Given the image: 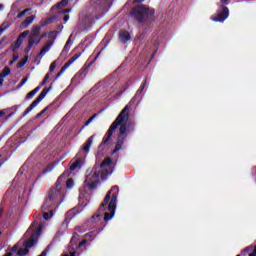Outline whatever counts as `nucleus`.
<instances>
[{
	"instance_id": "nucleus-1",
	"label": "nucleus",
	"mask_w": 256,
	"mask_h": 256,
	"mask_svg": "<svg viewBox=\"0 0 256 256\" xmlns=\"http://www.w3.org/2000/svg\"><path fill=\"white\" fill-rule=\"evenodd\" d=\"M129 105H126L120 114L117 116V118L114 120V122L110 125L109 129L107 130L105 136L102 139V142L99 145V149L101 147H105L107 143L111 141V137H113V133L117 130V127L120 126L117 138H116V145L114 150L112 151V155H115V153H119L121 149H123V145H125V141L127 139V132L128 131H135V123L129 122L128 123V129H127V122L129 121Z\"/></svg>"
},
{
	"instance_id": "nucleus-2",
	"label": "nucleus",
	"mask_w": 256,
	"mask_h": 256,
	"mask_svg": "<svg viewBox=\"0 0 256 256\" xmlns=\"http://www.w3.org/2000/svg\"><path fill=\"white\" fill-rule=\"evenodd\" d=\"M130 15L134 21H137V23L146 25L144 33L149 31V29L153 27V23L157 21V17H155V8L147 7L143 4L132 8Z\"/></svg>"
},
{
	"instance_id": "nucleus-3",
	"label": "nucleus",
	"mask_w": 256,
	"mask_h": 256,
	"mask_svg": "<svg viewBox=\"0 0 256 256\" xmlns=\"http://www.w3.org/2000/svg\"><path fill=\"white\" fill-rule=\"evenodd\" d=\"M119 195V186H113L110 191L106 194L104 201L102 204H100V207L98 209L99 213H103L105 211V207L108 205V211L104 214V221L107 223V221H111L113 217L115 216V210L117 209V197Z\"/></svg>"
},
{
	"instance_id": "nucleus-4",
	"label": "nucleus",
	"mask_w": 256,
	"mask_h": 256,
	"mask_svg": "<svg viewBox=\"0 0 256 256\" xmlns=\"http://www.w3.org/2000/svg\"><path fill=\"white\" fill-rule=\"evenodd\" d=\"M71 169L64 171L57 179L55 186L50 188L48 191V197H47V202L46 205H55V201L57 199H63V192L62 189L63 187L61 186V183H63L64 179H67V177H70L71 175Z\"/></svg>"
},
{
	"instance_id": "nucleus-5",
	"label": "nucleus",
	"mask_w": 256,
	"mask_h": 256,
	"mask_svg": "<svg viewBox=\"0 0 256 256\" xmlns=\"http://www.w3.org/2000/svg\"><path fill=\"white\" fill-rule=\"evenodd\" d=\"M107 175H109V171L101 172V168L94 166L91 171H87L84 185L89 191H94L99 185V178L101 177L102 179H105Z\"/></svg>"
},
{
	"instance_id": "nucleus-6",
	"label": "nucleus",
	"mask_w": 256,
	"mask_h": 256,
	"mask_svg": "<svg viewBox=\"0 0 256 256\" xmlns=\"http://www.w3.org/2000/svg\"><path fill=\"white\" fill-rule=\"evenodd\" d=\"M222 3L217 10L216 16L211 17L212 21L215 23H223L229 17V8L226 5H229V0H220Z\"/></svg>"
},
{
	"instance_id": "nucleus-7",
	"label": "nucleus",
	"mask_w": 256,
	"mask_h": 256,
	"mask_svg": "<svg viewBox=\"0 0 256 256\" xmlns=\"http://www.w3.org/2000/svg\"><path fill=\"white\" fill-rule=\"evenodd\" d=\"M51 91V86L48 88H44L41 93L38 95V97L30 104V106L23 112L22 117H26V115H29L33 109L39 104L41 101L47 97V93Z\"/></svg>"
},
{
	"instance_id": "nucleus-8",
	"label": "nucleus",
	"mask_w": 256,
	"mask_h": 256,
	"mask_svg": "<svg viewBox=\"0 0 256 256\" xmlns=\"http://www.w3.org/2000/svg\"><path fill=\"white\" fill-rule=\"evenodd\" d=\"M57 205H61V199H56L54 204L47 205V198H46V200L42 206L43 211H48V212H43V219H45V221H49V219L51 217H53V209H55V207H57Z\"/></svg>"
},
{
	"instance_id": "nucleus-9",
	"label": "nucleus",
	"mask_w": 256,
	"mask_h": 256,
	"mask_svg": "<svg viewBox=\"0 0 256 256\" xmlns=\"http://www.w3.org/2000/svg\"><path fill=\"white\" fill-rule=\"evenodd\" d=\"M41 231H43V226L38 225L37 229L31 234L30 239L24 242L25 249H31L35 243H37V239L41 235Z\"/></svg>"
},
{
	"instance_id": "nucleus-10",
	"label": "nucleus",
	"mask_w": 256,
	"mask_h": 256,
	"mask_svg": "<svg viewBox=\"0 0 256 256\" xmlns=\"http://www.w3.org/2000/svg\"><path fill=\"white\" fill-rule=\"evenodd\" d=\"M81 57V52H78L76 54H74V56L72 58H70L60 69V71L57 73L56 75V79H59V77L65 73V71H67V69H69V67H71V65H73V63H75V61H77V59H79Z\"/></svg>"
},
{
	"instance_id": "nucleus-11",
	"label": "nucleus",
	"mask_w": 256,
	"mask_h": 256,
	"mask_svg": "<svg viewBox=\"0 0 256 256\" xmlns=\"http://www.w3.org/2000/svg\"><path fill=\"white\" fill-rule=\"evenodd\" d=\"M27 35H29V31L28 30L22 32L18 36L16 41L11 44L10 50H12L13 53H17V51H19V47H21V45H23V39H25L27 37Z\"/></svg>"
},
{
	"instance_id": "nucleus-12",
	"label": "nucleus",
	"mask_w": 256,
	"mask_h": 256,
	"mask_svg": "<svg viewBox=\"0 0 256 256\" xmlns=\"http://www.w3.org/2000/svg\"><path fill=\"white\" fill-rule=\"evenodd\" d=\"M113 165V160L111 158H105L103 162L99 166H95L97 169L100 168L101 173H106V171H109L105 169V167H111Z\"/></svg>"
},
{
	"instance_id": "nucleus-13",
	"label": "nucleus",
	"mask_w": 256,
	"mask_h": 256,
	"mask_svg": "<svg viewBox=\"0 0 256 256\" xmlns=\"http://www.w3.org/2000/svg\"><path fill=\"white\" fill-rule=\"evenodd\" d=\"M119 39L121 43H127L128 41H131V34L127 30H121L119 32Z\"/></svg>"
},
{
	"instance_id": "nucleus-14",
	"label": "nucleus",
	"mask_w": 256,
	"mask_h": 256,
	"mask_svg": "<svg viewBox=\"0 0 256 256\" xmlns=\"http://www.w3.org/2000/svg\"><path fill=\"white\" fill-rule=\"evenodd\" d=\"M90 4L98 11H103V9H105V0H91Z\"/></svg>"
},
{
	"instance_id": "nucleus-15",
	"label": "nucleus",
	"mask_w": 256,
	"mask_h": 256,
	"mask_svg": "<svg viewBox=\"0 0 256 256\" xmlns=\"http://www.w3.org/2000/svg\"><path fill=\"white\" fill-rule=\"evenodd\" d=\"M99 55H101V52H98L94 60H92L89 64L84 65V67L79 71L80 75H84V77L87 75V70L89 69V67H91V65H93V63L97 61Z\"/></svg>"
},
{
	"instance_id": "nucleus-16",
	"label": "nucleus",
	"mask_w": 256,
	"mask_h": 256,
	"mask_svg": "<svg viewBox=\"0 0 256 256\" xmlns=\"http://www.w3.org/2000/svg\"><path fill=\"white\" fill-rule=\"evenodd\" d=\"M94 137H95V135H92L88 138V140L84 143V145L82 147V151H84L85 153H89V149H91V145H93Z\"/></svg>"
},
{
	"instance_id": "nucleus-17",
	"label": "nucleus",
	"mask_w": 256,
	"mask_h": 256,
	"mask_svg": "<svg viewBox=\"0 0 256 256\" xmlns=\"http://www.w3.org/2000/svg\"><path fill=\"white\" fill-rule=\"evenodd\" d=\"M83 167V160L81 158H77L73 164L70 166V171H75L77 169H81Z\"/></svg>"
},
{
	"instance_id": "nucleus-18",
	"label": "nucleus",
	"mask_w": 256,
	"mask_h": 256,
	"mask_svg": "<svg viewBox=\"0 0 256 256\" xmlns=\"http://www.w3.org/2000/svg\"><path fill=\"white\" fill-rule=\"evenodd\" d=\"M33 21H35V15L26 17V19L22 22V27H29Z\"/></svg>"
},
{
	"instance_id": "nucleus-19",
	"label": "nucleus",
	"mask_w": 256,
	"mask_h": 256,
	"mask_svg": "<svg viewBox=\"0 0 256 256\" xmlns=\"http://www.w3.org/2000/svg\"><path fill=\"white\" fill-rule=\"evenodd\" d=\"M77 241H79V234H77V232H74L70 240V247H72V249L75 247V245H77Z\"/></svg>"
},
{
	"instance_id": "nucleus-20",
	"label": "nucleus",
	"mask_w": 256,
	"mask_h": 256,
	"mask_svg": "<svg viewBox=\"0 0 256 256\" xmlns=\"http://www.w3.org/2000/svg\"><path fill=\"white\" fill-rule=\"evenodd\" d=\"M69 5V0H61L58 2L55 6L52 7V9H63V7H67Z\"/></svg>"
},
{
	"instance_id": "nucleus-21",
	"label": "nucleus",
	"mask_w": 256,
	"mask_h": 256,
	"mask_svg": "<svg viewBox=\"0 0 256 256\" xmlns=\"http://www.w3.org/2000/svg\"><path fill=\"white\" fill-rule=\"evenodd\" d=\"M84 237L85 239H87V241H93V239L97 237V232L95 231L88 232L84 235Z\"/></svg>"
},
{
	"instance_id": "nucleus-22",
	"label": "nucleus",
	"mask_w": 256,
	"mask_h": 256,
	"mask_svg": "<svg viewBox=\"0 0 256 256\" xmlns=\"http://www.w3.org/2000/svg\"><path fill=\"white\" fill-rule=\"evenodd\" d=\"M53 169H55V163H50V164L47 165L46 168H44V169L42 170V173H43L44 175L47 174V173H51V171H53Z\"/></svg>"
},
{
	"instance_id": "nucleus-23",
	"label": "nucleus",
	"mask_w": 256,
	"mask_h": 256,
	"mask_svg": "<svg viewBox=\"0 0 256 256\" xmlns=\"http://www.w3.org/2000/svg\"><path fill=\"white\" fill-rule=\"evenodd\" d=\"M37 39H39V37L30 34L28 37V45L33 47V45L37 43Z\"/></svg>"
},
{
	"instance_id": "nucleus-24",
	"label": "nucleus",
	"mask_w": 256,
	"mask_h": 256,
	"mask_svg": "<svg viewBox=\"0 0 256 256\" xmlns=\"http://www.w3.org/2000/svg\"><path fill=\"white\" fill-rule=\"evenodd\" d=\"M39 33H41V28L39 26H33L32 33L30 35L34 37H39Z\"/></svg>"
},
{
	"instance_id": "nucleus-25",
	"label": "nucleus",
	"mask_w": 256,
	"mask_h": 256,
	"mask_svg": "<svg viewBox=\"0 0 256 256\" xmlns=\"http://www.w3.org/2000/svg\"><path fill=\"white\" fill-rule=\"evenodd\" d=\"M27 13H31V8H26L22 12L18 13L17 18L21 19L22 17H25Z\"/></svg>"
},
{
	"instance_id": "nucleus-26",
	"label": "nucleus",
	"mask_w": 256,
	"mask_h": 256,
	"mask_svg": "<svg viewBox=\"0 0 256 256\" xmlns=\"http://www.w3.org/2000/svg\"><path fill=\"white\" fill-rule=\"evenodd\" d=\"M7 75H11V69L9 67L4 68L0 74L2 78L7 77Z\"/></svg>"
},
{
	"instance_id": "nucleus-27",
	"label": "nucleus",
	"mask_w": 256,
	"mask_h": 256,
	"mask_svg": "<svg viewBox=\"0 0 256 256\" xmlns=\"http://www.w3.org/2000/svg\"><path fill=\"white\" fill-rule=\"evenodd\" d=\"M25 255H29V249H19L17 251V256H25Z\"/></svg>"
},
{
	"instance_id": "nucleus-28",
	"label": "nucleus",
	"mask_w": 256,
	"mask_h": 256,
	"mask_svg": "<svg viewBox=\"0 0 256 256\" xmlns=\"http://www.w3.org/2000/svg\"><path fill=\"white\" fill-rule=\"evenodd\" d=\"M49 111V106L45 107L41 112H39L36 116L35 119H39L40 117H43L45 115V112Z\"/></svg>"
},
{
	"instance_id": "nucleus-29",
	"label": "nucleus",
	"mask_w": 256,
	"mask_h": 256,
	"mask_svg": "<svg viewBox=\"0 0 256 256\" xmlns=\"http://www.w3.org/2000/svg\"><path fill=\"white\" fill-rule=\"evenodd\" d=\"M7 29H9V23L4 22V23L0 26V35H1V33H3V31H7Z\"/></svg>"
},
{
	"instance_id": "nucleus-30",
	"label": "nucleus",
	"mask_w": 256,
	"mask_h": 256,
	"mask_svg": "<svg viewBox=\"0 0 256 256\" xmlns=\"http://www.w3.org/2000/svg\"><path fill=\"white\" fill-rule=\"evenodd\" d=\"M147 85V79H145V81L141 84V86L139 87V89L137 90V93H143V91H145V86Z\"/></svg>"
},
{
	"instance_id": "nucleus-31",
	"label": "nucleus",
	"mask_w": 256,
	"mask_h": 256,
	"mask_svg": "<svg viewBox=\"0 0 256 256\" xmlns=\"http://www.w3.org/2000/svg\"><path fill=\"white\" fill-rule=\"evenodd\" d=\"M129 82H126L124 85H123V90L119 91L118 95H123V93H125V91H127V89H129Z\"/></svg>"
},
{
	"instance_id": "nucleus-32",
	"label": "nucleus",
	"mask_w": 256,
	"mask_h": 256,
	"mask_svg": "<svg viewBox=\"0 0 256 256\" xmlns=\"http://www.w3.org/2000/svg\"><path fill=\"white\" fill-rule=\"evenodd\" d=\"M76 215H77V210L76 209H72V210L67 212L68 217H75Z\"/></svg>"
},
{
	"instance_id": "nucleus-33",
	"label": "nucleus",
	"mask_w": 256,
	"mask_h": 256,
	"mask_svg": "<svg viewBox=\"0 0 256 256\" xmlns=\"http://www.w3.org/2000/svg\"><path fill=\"white\" fill-rule=\"evenodd\" d=\"M66 187L68 189H71V187H73V178H69L67 181H66Z\"/></svg>"
},
{
	"instance_id": "nucleus-34",
	"label": "nucleus",
	"mask_w": 256,
	"mask_h": 256,
	"mask_svg": "<svg viewBox=\"0 0 256 256\" xmlns=\"http://www.w3.org/2000/svg\"><path fill=\"white\" fill-rule=\"evenodd\" d=\"M51 45H53V42H48L42 49L47 53L51 49Z\"/></svg>"
},
{
	"instance_id": "nucleus-35",
	"label": "nucleus",
	"mask_w": 256,
	"mask_h": 256,
	"mask_svg": "<svg viewBox=\"0 0 256 256\" xmlns=\"http://www.w3.org/2000/svg\"><path fill=\"white\" fill-rule=\"evenodd\" d=\"M84 245H87V240L85 239L79 242L78 245H76V249H81V247H83Z\"/></svg>"
},
{
	"instance_id": "nucleus-36",
	"label": "nucleus",
	"mask_w": 256,
	"mask_h": 256,
	"mask_svg": "<svg viewBox=\"0 0 256 256\" xmlns=\"http://www.w3.org/2000/svg\"><path fill=\"white\" fill-rule=\"evenodd\" d=\"M27 63V56H26V60H22L20 62H18L17 64V68L21 69V67H24V65Z\"/></svg>"
},
{
	"instance_id": "nucleus-37",
	"label": "nucleus",
	"mask_w": 256,
	"mask_h": 256,
	"mask_svg": "<svg viewBox=\"0 0 256 256\" xmlns=\"http://www.w3.org/2000/svg\"><path fill=\"white\" fill-rule=\"evenodd\" d=\"M57 67V61H54L51 63L50 67H49V71L53 72L55 71V68Z\"/></svg>"
},
{
	"instance_id": "nucleus-38",
	"label": "nucleus",
	"mask_w": 256,
	"mask_h": 256,
	"mask_svg": "<svg viewBox=\"0 0 256 256\" xmlns=\"http://www.w3.org/2000/svg\"><path fill=\"white\" fill-rule=\"evenodd\" d=\"M47 81H49V73H47L41 83V86L43 87L44 85L47 84Z\"/></svg>"
},
{
	"instance_id": "nucleus-39",
	"label": "nucleus",
	"mask_w": 256,
	"mask_h": 256,
	"mask_svg": "<svg viewBox=\"0 0 256 256\" xmlns=\"http://www.w3.org/2000/svg\"><path fill=\"white\" fill-rule=\"evenodd\" d=\"M35 93H34V91L32 90V91H30L27 95H26V99H33V97H35Z\"/></svg>"
},
{
	"instance_id": "nucleus-40",
	"label": "nucleus",
	"mask_w": 256,
	"mask_h": 256,
	"mask_svg": "<svg viewBox=\"0 0 256 256\" xmlns=\"http://www.w3.org/2000/svg\"><path fill=\"white\" fill-rule=\"evenodd\" d=\"M31 49H33V46H31V45H27V47L24 49V53H26V55L27 54H29V52L31 51Z\"/></svg>"
},
{
	"instance_id": "nucleus-41",
	"label": "nucleus",
	"mask_w": 256,
	"mask_h": 256,
	"mask_svg": "<svg viewBox=\"0 0 256 256\" xmlns=\"http://www.w3.org/2000/svg\"><path fill=\"white\" fill-rule=\"evenodd\" d=\"M5 161H7V159L3 158V156L0 155V167L5 164Z\"/></svg>"
},
{
	"instance_id": "nucleus-42",
	"label": "nucleus",
	"mask_w": 256,
	"mask_h": 256,
	"mask_svg": "<svg viewBox=\"0 0 256 256\" xmlns=\"http://www.w3.org/2000/svg\"><path fill=\"white\" fill-rule=\"evenodd\" d=\"M69 43H70V40H68L62 50V53H65V51H67V47H69Z\"/></svg>"
},
{
	"instance_id": "nucleus-43",
	"label": "nucleus",
	"mask_w": 256,
	"mask_h": 256,
	"mask_svg": "<svg viewBox=\"0 0 256 256\" xmlns=\"http://www.w3.org/2000/svg\"><path fill=\"white\" fill-rule=\"evenodd\" d=\"M90 123H91V122H90L89 120H87V121L85 122V124L81 127V131H83V129H85L86 127H88Z\"/></svg>"
},
{
	"instance_id": "nucleus-44",
	"label": "nucleus",
	"mask_w": 256,
	"mask_h": 256,
	"mask_svg": "<svg viewBox=\"0 0 256 256\" xmlns=\"http://www.w3.org/2000/svg\"><path fill=\"white\" fill-rule=\"evenodd\" d=\"M5 39H7V37H3V38L0 40V48L5 47V44H3V42L5 41Z\"/></svg>"
},
{
	"instance_id": "nucleus-45",
	"label": "nucleus",
	"mask_w": 256,
	"mask_h": 256,
	"mask_svg": "<svg viewBox=\"0 0 256 256\" xmlns=\"http://www.w3.org/2000/svg\"><path fill=\"white\" fill-rule=\"evenodd\" d=\"M36 95L41 91V86L36 87L34 90H32Z\"/></svg>"
},
{
	"instance_id": "nucleus-46",
	"label": "nucleus",
	"mask_w": 256,
	"mask_h": 256,
	"mask_svg": "<svg viewBox=\"0 0 256 256\" xmlns=\"http://www.w3.org/2000/svg\"><path fill=\"white\" fill-rule=\"evenodd\" d=\"M36 95L41 91V86L36 87L34 90H32Z\"/></svg>"
},
{
	"instance_id": "nucleus-47",
	"label": "nucleus",
	"mask_w": 256,
	"mask_h": 256,
	"mask_svg": "<svg viewBox=\"0 0 256 256\" xmlns=\"http://www.w3.org/2000/svg\"><path fill=\"white\" fill-rule=\"evenodd\" d=\"M97 115H99V114H94V115H92V116L88 119V121H90V123H91L94 119H96Z\"/></svg>"
},
{
	"instance_id": "nucleus-48",
	"label": "nucleus",
	"mask_w": 256,
	"mask_h": 256,
	"mask_svg": "<svg viewBox=\"0 0 256 256\" xmlns=\"http://www.w3.org/2000/svg\"><path fill=\"white\" fill-rule=\"evenodd\" d=\"M249 256H256V246L254 247L253 252L249 254Z\"/></svg>"
},
{
	"instance_id": "nucleus-49",
	"label": "nucleus",
	"mask_w": 256,
	"mask_h": 256,
	"mask_svg": "<svg viewBox=\"0 0 256 256\" xmlns=\"http://www.w3.org/2000/svg\"><path fill=\"white\" fill-rule=\"evenodd\" d=\"M63 21H65V23H67V21H69V15H65V16L63 17Z\"/></svg>"
},
{
	"instance_id": "nucleus-50",
	"label": "nucleus",
	"mask_w": 256,
	"mask_h": 256,
	"mask_svg": "<svg viewBox=\"0 0 256 256\" xmlns=\"http://www.w3.org/2000/svg\"><path fill=\"white\" fill-rule=\"evenodd\" d=\"M4 81H5V79L3 78V76H0V87L3 85Z\"/></svg>"
},
{
	"instance_id": "nucleus-51",
	"label": "nucleus",
	"mask_w": 256,
	"mask_h": 256,
	"mask_svg": "<svg viewBox=\"0 0 256 256\" xmlns=\"http://www.w3.org/2000/svg\"><path fill=\"white\" fill-rule=\"evenodd\" d=\"M45 53L47 52L42 48L38 55H45Z\"/></svg>"
},
{
	"instance_id": "nucleus-52",
	"label": "nucleus",
	"mask_w": 256,
	"mask_h": 256,
	"mask_svg": "<svg viewBox=\"0 0 256 256\" xmlns=\"http://www.w3.org/2000/svg\"><path fill=\"white\" fill-rule=\"evenodd\" d=\"M27 83V78L22 79L21 85H25Z\"/></svg>"
},
{
	"instance_id": "nucleus-53",
	"label": "nucleus",
	"mask_w": 256,
	"mask_h": 256,
	"mask_svg": "<svg viewBox=\"0 0 256 256\" xmlns=\"http://www.w3.org/2000/svg\"><path fill=\"white\" fill-rule=\"evenodd\" d=\"M71 12V9H65V10H63V13L64 14H67V13H70Z\"/></svg>"
},
{
	"instance_id": "nucleus-54",
	"label": "nucleus",
	"mask_w": 256,
	"mask_h": 256,
	"mask_svg": "<svg viewBox=\"0 0 256 256\" xmlns=\"http://www.w3.org/2000/svg\"><path fill=\"white\" fill-rule=\"evenodd\" d=\"M17 59H19V56H17V55H16V56H13L12 61L15 62V61H17Z\"/></svg>"
},
{
	"instance_id": "nucleus-55",
	"label": "nucleus",
	"mask_w": 256,
	"mask_h": 256,
	"mask_svg": "<svg viewBox=\"0 0 256 256\" xmlns=\"http://www.w3.org/2000/svg\"><path fill=\"white\" fill-rule=\"evenodd\" d=\"M53 35H55V31H52L48 34V37H53Z\"/></svg>"
},
{
	"instance_id": "nucleus-56",
	"label": "nucleus",
	"mask_w": 256,
	"mask_h": 256,
	"mask_svg": "<svg viewBox=\"0 0 256 256\" xmlns=\"http://www.w3.org/2000/svg\"><path fill=\"white\" fill-rule=\"evenodd\" d=\"M249 251H251V249H249V247H246V248L244 249V252H245V253H249Z\"/></svg>"
},
{
	"instance_id": "nucleus-57",
	"label": "nucleus",
	"mask_w": 256,
	"mask_h": 256,
	"mask_svg": "<svg viewBox=\"0 0 256 256\" xmlns=\"http://www.w3.org/2000/svg\"><path fill=\"white\" fill-rule=\"evenodd\" d=\"M3 256H13V253L8 252V253L4 254Z\"/></svg>"
},
{
	"instance_id": "nucleus-58",
	"label": "nucleus",
	"mask_w": 256,
	"mask_h": 256,
	"mask_svg": "<svg viewBox=\"0 0 256 256\" xmlns=\"http://www.w3.org/2000/svg\"><path fill=\"white\" fill-rule=\"evenodd\" d=\"M5 115V112L3 110H0V117H3Z\"/></svg>"
},
{
	"instance_id": "nucleus-59",
	"label": "nucleus",
	"mask_w": 256,
	"mask_h": 256,
	"mask_svg": "<svg viewBox=\"0 0 256 256\" xmlns=\"http://www.w3.org/2000/svg\"><path fill=\"white\" fill-rule=\"evenodd\" d=\"M75 231H81V227L80 226H76L75 227Z\"/></svg>"
},
{
	"instance_id": "nucleus-60",
	"label": "nucleus",
	"mask_w": 256,
	"mask_h": 256,
	"mask_svg": "<svg viewBox=\"0 0 256 256\" xmlns=\"http://www.w3.org/2000/svg\"><path fill=\"white\" fill-rule=\"evenodd\" d=\"M70 256H77V253L76 252H71Z\"/></svg>"
},
{
	"instance_id": "nucleus-61",
	"label": "nucleus",
	"mask_w": 256,
	"mask_h": 256,
	"mask_svg": "<svg viewBox=\"0 0 256 256\" xmlns=\"http://www.w3.org/2000/svg\"><path fill=\"white\" fill-rule=\"evenodd\" d=\"M17 249H18V247H17V246H14V247L12 248V251L15 252V251H17Z\"/></svg>"
},
{
	"instance_id": "nucleus-62",
	"label": "nucleus",
	"mask_w": 256,
	"mask_h": 256,
	"mask_svg": "<svg viewBox=\"0 0 256 256\" xmlns=\"http://www.w3.org/2000/svg\"><path fill=\"white\" fill-rule=\"evenodd\" d=\"M44 37H47V33L42 34L41 39H44Z\"/></svg>"
},
{
	"instance_id": "nucleus-63",
	"label": "nucleus",
	"mask_w": 256,
	"mask_h": 256,
	"mask_svg": "<svg viewBox=\"0 0 256 256\" xmlns=\"http://www.w3.org/2000/svg\"><path fill=\"white\" fill-rule=\"evenodd\" d=\"M97 217H101V215H94V216H92V219H95Z\"/></svg>"
},
{
	"instance_id": "nucleus-64",
	"label": "nucleus",
	"mask_w": 256,
	"mask_h": 256,
	"mask_svg": "<svg viewBox=\"0 0 256 256\" xmlns=\"http://www.w3.org/2000/svg\"><path fill=\"white\" fill-rule=\"evenodd\" d=\"M41 39L42 38H40L38 41H36V45H39V43H41Z\"/></svg>"
}]
</instances>
